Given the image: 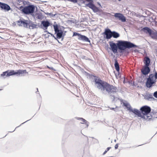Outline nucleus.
<instances>
[{"mask_svg":"<svg viewBox=\"0 0 157 157\" xmlns=\"http://www.w3.org/2000/svg\"><path fill=\"white\" fill-rule=\"evenodd\" d=\"M92 80L96 88L101 91L103 94H105L108 93L111 98L113 100L115 99V97L113 94L118 91L117 87L102 81L98 77L93 76Z\"/></svg>","mask_w":157,"mask_h":157,"instance_id":"nucleus-1","label":"nucleus"},{"mask_svg":"<svg viewBox=\"0 0 157 157\" xmlns=\"http://www.w3.org/2000/svg\"><path fill=\"white\" fill-rule=\"evenodd\" d=\"M117 42V44L113 41H110L109 43L111 49L114 53L117 52L118 49L120 51V52H122L126 48L137 47V45L129 41L118 40Z\"/></svg>","mask_w":157,"mask_h":157,"instance_id":"nucleus-2","label":"nucleus"},{"mask_svg":"<svg viewBox=\"0 0 157 157\" xmlns=\"http://www.w3.org/2000/svg\"><path fill=\"white\" fill-rule=\"evenodd\" d=\"M35 7L34 5H29L24 7L22 10V11L25 14L32 15L35 12Z\"/></svg>","mask_w":157,"mask_h":157,"instance_id":"nucleus-3","label":"nucleus"},{"mask_svg":"<svg viewBox=\"0 0 157 157\" xmlns=\"http://www.w3.org/2000/svg\"><path fill=\"white\" fill-rule=\"evenodd\" d=\"M156 82V80L154 79V76L152 74L149 75V77L147 78L145 85L147 88H151Z\"/></svg>","mask_w":157,"mask_h":157,"instance_id":"nucleus-4","label":"nucleus"},{"mask_svg":"<svg viewBox=\"0 0 157 157\" xmlns=\"http://www.w3.org/2000/svg\"><path fill=\"white\" fill-rule=\"evenodd\" d=\"M123 105L124 106L126 107L128 110L132 112L137 115H139H139H140V111L136 109H132L131 106L129 103H123Z\"/></svg>","mask_w":157,"mask_h":157,"instance_id":"nucleus-5","label":"nucleus"},{"mask_svg":"<svg viewBox=\"0 0 157 157\" xmlns=\"http://www.w3.org/2000/svg\"><path fill=\"white\" fill-rule=\"evenodd\" d=\"M29 21L24 19H20V20L16 21V23L19 26H23L24 27L28 28Z\"/></svg>","mask_w":157,"mask_h":157,"instance_id":"nucleus-6","label":"nucleus"},{"mask_svg":"<svg viewBox=\"0 0 157 157\" xmlns=\"http://www.w3.org/2000/svg\"><path fill=\"white\" fill-rule=\"evenodd\" d=\"M141 112V113L143 114V115L145 114H149V113L151 111L150 107L147 105H145L142 107L140 109Z\"/></svg>","mask_w":157,"mask_h":157,"instance_id":"nucleus-7","label":"nucleus"},{"mask_svg":"<svg viewBox=\"0 0 157 157\" xmlns=\"http://www.w3.org/2000/svg\"><path fill=\"white\" fill-rule=\"evenodd\" d=\"M114 16L116 19L121 21L122 22H124L126 21V17L122 14L119 13H115Z\"/></svg>","mask_w":157,"mask_h":157,"instance_id":"nucleus-8","label":"nucleus"},{"mask_svg":"<svg viewBox=\"0 0 157 157\" xmlns=\"http://www.w3.org/2000/svg\"><path fill=\"white\" fill-rule=\"evenodd\" d=\"M112 31L110 29H106L102 34L105 36V38L106 39H109L112 38Z\"/></svg>","mask_w":157,"mask_h":157,"instance_id":"nucleus-9","label":"nucleus"},{"mask_svg":"<svg viewBox=\"0 0 157 157\" xmlns=\"http://www.w3.org/2000/svg\"><path fill=\"white\" fill-rule=\"evenodd\" d=\"M144 99L148 101H152L155 99L153 97L152 94L147 93L144 95Z\"/></svg>","mask_w":157,"mask_h":157,"instance_id":"nucleus-10","label":"nucleus"},{"mask_svg":"<svg viewBox=\"0 0 157 157\" xmlns=\"http://www.w3.org/2000/svg\"><path fill=\"white\" fill-rule=\"evenodd\" d=\"M0 7L1 9L4 10L5 11H8L11 9L9 5L1 2H0Z\"/></svg>","mask_w":157,"mask_h":157,"instance_id":"nucleus-11","label":"nucleus"},{"mask_svg":"<svg viewBox=\"0 0 157 157\" xmlns=\"http://www.w3.org/2000/svg\"><path fill=\"white\" fill-rule=\"evenodd\" d=\"M28 72L26 70H19L16 71V75H17L19 76H25V74H27Z\"/></svg>","mask_w":157,"mask_h":157,"instance_id":"nucleus-12","label":"nucleus"},{"mask_svg":"<svg viewBox=\"0 0 157 157\" xmlns=\"http://www.w3.org/2000/svg\"><path fill=\"white\" fill-rule=\"evenodd\" d=\"M140 115L138 114L139 115H137V116L140 117H141L142 118L144 119L145 120L148 121H150L152 119V117L151 116H149V114H145L144 115H142L140 111Z\"/></svg>","mask_w":157,"mask_h":157,"instance_id":"nucleus-13","label":"nucleus"},{"mask_svg":"<svg viewBox=\"0 0 157 157\" xmlns=\"http://www.w3.org/2000/svg\"><path fill=\"white\" fill-rule=\"evenodd\" d=\"M150 71L148 66H144V68L141 69V71L143 75H146L149 73Z\"/></svg>","mask_w":157,"mask_h":157,"instance_id":"nucleus-14","label":"nucleus"},{"mask_svg":"<svg viewBox=\"0 0 157 157\" xmlns=\"http://www.w3.org/2000/svg\"><path fill=\"white\" fill-rule=\"evenodd\" d=\"M78 40L83 41L90 43V40L89 38L84 35H80V36L78 38Z\"/></svg>","mask_w":157,"mask_h":157,"instance_id":"nucleus-15","label":"nucleus"},{"mask_svg":"<svg viewBox=\"0 0 157 157\" xmlns=\"http://www.w3.org/2000/svg\"><path fill=\"white\" fill-rule=\"evenodd\" d=\"M77 120H79L81 121L80 123L82 124H85L86 128H87L89 126V122L86 121V120H85V119L82 118H80V117H76L75 118Z\"/></svg>","mask_w":157,"mask_h":157,"instance_id":"nucleus-16","label":"nucleus"},{"mask_svg":"<svg viewBox=\"0 0 157 157\" xmlns=\"http://www.w3.org/2000/svg\"><path fill=\"white\" fill-rule=\"evenodd\" d=\"M141 30L146 33H148L150 36L151 35L152 33L151 30L148 27H145L142 29Z\"/></svg>","mask_w":157,"mask_h":157,"instance_id":"nucleus-17","label":"nucleus"},{"mask_svg":"<svg viewBox=\"0 0 157 157\" xmlns=\"http://www.w3.org/2000/svg\"><path fill=\"white\" fill-rule=\"evenodd\" d=\"M41 25H42L45 29H47L48 27L50 25V23L48 21H42L41 22Z\"/></svg>","mask_w":157,"mask_h":157,"instance_id":"nucleus-18","label":"nucleus"},{"mask_svg":"<svg viewBox=\"0 0 157 157\" xmlns=\"http://www.w3.org/2000/svg\"><path fill=\"white\" fill-rule=\"evenodd\" d=\"M150 59L148 57H146L144 58V63L145 64L144 66H148L150 65Z\"/></svg>","mask_w":157,"mask_h":157,"instance_id":"nucleus-19","label":"nucleus"},{"mask_svg":"<svg viewBox=\"0 0 157 157\" xmlns=\"http://www.w3.org/2000/svg\"><path fill=\"white\" fill-rule=\"evenodd\" d=\"M7 73L6 75V77L9 76L11 75H16V71L14 70H11V71H7Z\"/></svg>","mask_w":157,"mask_h":157,"instance_id":"nucleus-20","label":"nucleus"},{"mask_svg":"<svg viewBox=\"0 0 157 157\" xmlns=\"http://www.w3.org/2000/svg\"><path fill=\"white\" fill-rule=\"evenodd\" d=\"M120 36V34L117 32L113 31L112 32V37H113L115 38H117L119 37Z\"/></svg>","mask_w":157,"mask_h":157,"instance_id":"nucleus-21","label":"nucleus"},{"mask_svg":"<svg viewBox=\"0 0 157 157\" xmlns=\"http://www.w3.org/2000/svg\"><path fill=\"white\" fill-rule=\"evenodd\" d=\"M37 25L35 24H34L32 21H29L28 27L30 28L32 27V29L36 28Z\"/></svg>","mask_w":157,"mask_h":157,"instance_id":"nucleus-22","label":"nucleus"},{"mask_svg":"<svg viewBox=\"0 0 157 157\" xmlns=\"http://www.w3.org/2000/svg\"><path fill=\"white\" fill-rule=\"evenodd\" d=\"M55 33L56 34L57 37L58 39H60L63 36V32L61 30H60Z\"/></svg>","mask_w":157,"mask_h":157,"instance_id":"nucleus-23","label":"nucleus"},{"mask_svg":"<svg viewBox=\"0 0 157 157\" xmlns=\"http://www.w3.org/2000/svg\"><path fill=\"white\" fill-rule=\"evenodd\" d=\"M114 66L116 70V71L119 72L120 70V67L119 66V64L117 61L116 60H115V63H114Z\"/></svg>","mask_w":157,"mask_h":157,"instance_id":"nucleus-24","label":"nucleus"},{"mask_svg":"<svg viewBox=\"0 0 157 157\" xmlns=\"http://www.w3.org/2000/svg\"><path fill=\"white\" fill-rule=\"evenodd\" d=\"M151 36V37L152 38L157 39V32L152 33Z\"/></svg>","mask_w":157,"mask_h":157,"instance_id":"nucleus-25","label":"nucleus"},{"mask_svg":"<svg viewBox=\"0 0 157 157\" xmlns=\"http://www.w3.org/2000/svg\"><path fill=\"white\" fill-rule=\"evenodd\" d=\"M53 27L55 33H56L60 30H59L58 29V27L57 25H54Z\"/></svg>","mask_w":157,"mask_h":157,"instance_id":"nucleus-26","label":"nucleus"},{"mask_svg":"<svg viewBox=\"0 0 157 157\" xmlns=\"http://www.w3.org/2000/svg\"><path fill=\"white\" fill-rule=\"evenodd\" d=\"M7 73V71H6L4 72H3L2 73L1 75V76L2 77H4V78L6 77V75Z\"/></svg>","mask_w":157,"mask_h":157,"instance_id":"nucleus-27","label":"nucleus"},{"mask_svg":"<svg viewBox=\"0 0 157 157\" xmlns=\"http://www.w3.org/2000/svg\"><path fill=\"white\" fill-rule=\"evenodd\" d=\"M111 147H108L106 149L105 151L103 153V155H104L109 150L110 148H111Z\"/></svg>","mask_w":157,"mask_h":157,"instance_id":"nucleus-28","label":"nucleus"},{"mask_svg":"<svg viewBox=\"0 0 157 157\" xmlns=\"http://www.w3.org/2000/svg\"><path fill=\"white\" fill-rule=\"evenodd\" d=\"M80 35L81 34H79L78 33H76V32H74L73 33V36H78V37H79L80 36Z\"/></svg>","mask_w":157,"mask_h":157,"instance_id":"nucleus-29","label":"nucleus"},{"mask_svg":"<svg viewBox=\"0 0 157 157\" xmlns=\"http://www.w3.org/2000/svg\"><path fill=\"white\" fill-rule=\"evenodd\" d=\"M154 76V79L156 80V79H157V72H155V73Z\"/></svg>","mask_w":157,"mask_h":157,"instance_id":"nucleus-30","label":"nucleus"},{"mask_svg":"<svg viewBox=\"0 0 157 157\" xmlns=\"http://www.w3.org/2000/svg\"><path fill=\"white\" fill-rule=\"evenodd\" d=\"M153 95L155 98H157V91H155Z\"/></svg>","mask_w":157,"mask_h":157,"instance_id":"nucleus-31","label":"nucleus"},{"mask_svg":"<svg viewBox=\"0 0 157 157\" xmlns=\"http://www.w3.org/2000/svg\"><path fill=\"white\" fill-rule=\"evenodd\" d=\"M47 67L50 69L54 71H56V70L54 69L53 67H50L48 66H47Z\"/></svg>","mask_w":157,"mask_h":157,"instance_id":"nucleus-32","label":"nucleus"},{"mask_svg":"<svg viewBox=\"0 0 157 157\" xmlns=\"http://www.w3.org/2000/svg\"><path fill=\"white\" fill-rule=\"evenodd\" d=\"M114 111L115 112H117L118 111V109L117 108V107L115 108L114 109Z\"/></svg>","mask_w":157,"mask_h":157,"instance_id":"nucleus-33","label":"nucleus"},{"mask_svg":"<svg viewBox=\"0 0 157 157\" xmlns=\"http://www.w3.org/2000/svg\"><path fill=\"white\" fill-rule=\"evenodd\" d=\"M118 147V144H117L115 146V149H117Z\"/></svg>","mask_w":157,"mask_h":157,"instance_id":"nucleus-34","label":"nucleus"},{"mask_svg":"<svg viewBox=\"0 0 157 157\" xmlns=\"http://www.w3.org/2000/svg\"><path fill=\"white\" fill-rule=\"evenodd\" d=\"M56 15V14H52L50 16H51L52 17H54V16H55Z\"/></svg>","mask_w":157,"mask_h":157,"instance_id":"nucleus-35","label":"nucleus"},{"mask_svg":"<svg viewBox=\"0 0 157 157\" xmlns=\"http://www.w3.org/2000/svg\"><path fill=\"white\" fill-rule=\"evenodd\" d=\"M47 15H50V16L51 14V13H47Z\"/></svg>","mask_w":157,"mask_h":157,"instance_id":"nucleus-36","label":"nucleus"},{"mask_svg":"<svg viewBox=\"0 0 157 157\" xmlns=\"http://www.w3.org/2000/svg\"><path fill=\"white\" fill-rule=\"evenodd\" d=\"M49 33V34H51V35L53 37H54V38H55V39H56V37H55V36H54L53 34H51V33Z\"/></svg>","mask_w":157,"mask_h":157,"instance_id":"nucleus-37","label":"nucleus"},{"mask_svg":"<svg viewBox=\"0 0 157 157\" xmlns=\"http://www.w3.org/2000/svg\"><path fill=\"white\" fill-rule=\"evenodd\" d=\"M98 4L99 5V6L101 7V5L100 4L99 2H98Z\"/></svg>","mask_w":157,"mask_h":157,"instance_id":"nucleus-38","label":"nucleus"},{"mask_svg":"<svg viewBox=\"0 0 157 157\" xmlns=\"http://www.w3.org/2000/svg\"><path fill=\"white\" fill-rule=\"evenodd\" d=\"M29 121V120H28V121H26L25 122H24V123H22V124H21L19 126H21V124H23L24 123H25V122H27V121Z\"/></svg>","mask_w":157,"mask_h":157,"instance_id":"nucleus-39","label":"nucleus"},{"mask_svg":"<svg viewBox=\"0 0 157 157\" xmlns=\"http://www.w3.org/2000/svg\"><path fill=\"white\" fill-rule=\"evenodd\" d=\"M115 108H110V109H112V110H114V109Z\"/></svg>","mask_w":157,"mask_h":157,"instance_id":"nucleus-40","label":"nucleus"},{"mask_svg":"<svg viewBox=\"0 0 157 157\" xmlns=\"http://www.w3.org/2000/svg\"><path fill=\"white\" fill-rule=\"evenodd\" d=\"M19 126H18V127H17L16 128H15V129H14V130H15V129H16V128H17L18 127H19Z\"/></svg>","mask_w":157,"mask_h":157,"instance_id":"nucleus-41","label":"nucleus"},{"mask_svg":"<svg viewBox=\"0 0 157 157\" xmlns=\"http://www.w3.org/2000/svg\"><path fill=\"white\" fill-rule=\"evenodd\" d=\"M19 126H18V127H17L16 128H15V129H14V130H15V129H16V128H17L18 127H19Z\"/></svg>","mask_w":157,"mask_h":157,"instance_id":"nucleus-42","label":"nucleus"},{"mask_svg":"<svg viewBox=\"0 0 157 157\" xmlns=\"http://www.w3.org/2000/svg\"><path fill=\"white\" fill-rule=\"evenodd\" d=\"M37 92H38V88H37Z\"/></svg>","mask_w":157,"mask_h":157,"instance_id":"nucleus-43","label":"nucleus"},{"mask_svg":"<svg viewBox=\"0 0 157 157\" xmlns=\"http://www.w3.org/2000/svg\"><path fill=\"white\" fill-rule=\"evenodd\" d=\"M114 141L115 142H116V140H115Z\"/></svg>","mask_w":157,"mask_h":157,"instance_id":"nucleus-44","label":"nucleus"},{"mask_svg":"<svg viewBox=\"0 0 157 157\" xmlns=\"http://www.w3.org/2000/svg\"><path fill=\"white\" fill-rule=\"evenodd\" d=\"M14 131V130H13V131H12V132H13V131Z\"/></svg>","mask_w":157,"mask_h":157,"instance_id":"nucleus-45","label":"nucleus"},{"mask_svg":"<svg viewBox=\"0 0 157 157\" xmlns=\"http://www.w3.org/2000/svg\"><path fill=\"white\" fill-rule=\"evenodd\" d=\"M156 25H157V22H156Z\"/></svg>","mask_w":157,"mask_h":157,"instance_id":"nucleus-46","label":"nucleus"},{"mask_svg":"<svg viewBox=\"0 0 157 157\" xmlns=\"http://www.w3.org/2000/svg\"><path fill=\"white\" fill-rule=\"evenodd\" d=\"M7 136V135H6V136Z\"/></svg>","mask_w":157,"mask_h":157,"instance_id":"nucleus-47","label":"nucleus"},{"mask_svg":"<svg viewBox=\"0 0 157 157\" xmlns=\"http://www.w3.org/2000/svg\"><path fill=\"white\" fill-rule=\"evenodd\" d=\"M7 136V135H6V136Z\"/></svg>","mask_w":157,"mask_h":157,"instance_id":"nucleus-48","label":"nucleus"},{"mask_svg":"<svg viewBox=\"0 0 157 157\" xmlns=\"http://www.w3.org/2000/svg\"><path fill=\"white\" fill-rule=\"evenodd\" d=\"M7 136V135H6V136Z\"/></svg>","mask_w":157,"mask_h":157,"instance_id":"nucleus-49","label":"nucleus"},{"mask_svg":"<svg viewBox=\"0 0 157 157\" xmlns=\"http://www.w3.org/2000/svg\"><path fill=\"white\" fill-rule=\"evenodd\" d=\"M119 1H121V0H118Z\"/></svg>","mask_w":157,"mask_h":157,"instance_id":"nucleus-50","label":"nucleus"},{"mask_svg":"<svg viewBox=\"0 0 157 157\" xmlns=\"http://www.w3.org/2000/svg\"><path fill=\"white\" fill-rule=\"evenodd\" d=\"M0 90H1L0 89Z\"/></svg>","mask_w":157,"mask_h":157,"instance_id":"nucleus-51","label":"nucleus"}]
</instances>
